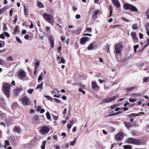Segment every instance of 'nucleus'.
Segmentation results:
<instances>
[{
  "instance_id": "1",
  "label": "nucleus",
  "mask_w": 149,
  "mask_h": 149,
  "mask_svg": "<svg viewBox=\"0 0 149 149\" xmlns=\"http://www.w3.org/2000/svg\"><path fill=\"white\" fill-rule=\"evenodd\" d=\"M11 86L8 83H5L3 86V93L8 98H9L10 97Z\"/></svg>"
},
{
  "instance_id": "2",
  "label": "nucleus",
  "mask_w": 149,
  "mask_h": 149,
  "mask_svg": "<svg viewBox=\"0 0 149 149\" xmlns=\"http://www.w3.org/2000/svg\"><path fill=\"white\" fill-rule=\"evenodd\" d=\"M127 142L128 143L138 145L140 143L141 141L139 140L134 138H130L128 139Z\"/></svg>"
},
{
  "instance_id": "3",
  "label": "nucleus",
  "mask_w": 149,
  "mask_h": 149,
  "mask_svg": "<svg viewBox=\"0 0 149 149\" xmlns=\"http://www.w3.org/2000/svg\"><path fill=\"white\" fill-rule=\"evenodd\" d=\"M43 17L45 19L50 23H53L54 22L53 16L50 15L45 13L43 15Z\"/></svg>"
},
{
  "instance_id": "4",
  "label": "nucleus",
  "mask_w": 149,
  "mask_h": 149,
  "mask_svg": "<svg viewBox=\"0 0 149 149\" xmlns=\"http://www.w3.org/2000/svg\"><path fill=\"white\" fill-rule=\"evenodd\" d=\"M124 7L126 10L130 9L133 11L135 12H137L138 11V10L135 6L127 3L124 4Z\"/></svg>"
},
{
  "instance_id": "5",
  "label": "nucleus",
  "mask_w": 149,
  "mask_h": 149,
  "mask_svg": "<svg viewBox=\"0 0 149 149\" xmlns=\"http://www.w3.org/2000/svg\"><path fill=\"white\" fill-rule=\"evenodd\" d=\"M21 100L22 104L24 106L29 105L31 103V101L29 99L27 96H25L23 97Z\"/></svg>"
},
{
  "instance_id": "6",
  "label": "nucleus",
  "mask_w": 149,
  "mask_h": 149,
  "mask_svg": "<svg viewBox=\"0 0 149 149\" xmlns=\"http://www.w3.org/2000/svg\"><path fill=\"white\" fill-rule=\"evenodd\" d=\"M49 131V128L45 126L41 127L40 130H39L40 132L42 134H47Z\"/></svg>"
},
{
  "instance_id": "7",
  "label": "nucleus",
  "mask_w": 149,
  "mask_h": 149,
  "mask_svg": "<svg viewBox=\"0 0 149 149\" xmlns=\"http://www.w3.org/2000/svg\"><path fill=\"white\" fill-rule=\"evenodd\" d=\"M118 97L117 96H114L112 97L105 98L103 100L104 103H109L115 100Z\"/></svg>"
},
{
  "instance_id": "8",
  "label": "nucleus",
  "mask_w": 149,
  "mask_h": 149,
  "mask_svg": "<svg viewBox=\"0 0 149 149\" xmlns=\"http://www.w3.org/2000/svg\"><path fill=\"white\" fill-rule=\"evenodd\" d=\"M90 40V38L88 37H84L81 38L80 39V43L85 44L86 43Z\"/></svg>"
},
{
  "instance_id": "9",
  "label": "nucleus",
  "mask_w": 149,
  "mask_h": 149,
  "mask_svg": "<svg viewBox=\"0 0 149 149\" xmlns=\"http://www.w3.org/2000/svg\"><path fill=\"white\" fill-rule=\"evenodd\" d=\"M122 47V46L120 44H116L115 47L116 52L117 54L120 53Z\"/></svg>"
},
{
  "instance_id": "10",
  "label": "nucleus",
  "mask_w": 149,
  "mask_h": 149,
  "mask_svg": "<svg viewBox=\"0 0 149 149\" xmlns=\"http://www.w3.org/2000/svg\"><path fill=\"white\" fill-rule=\"evenodd\" d=\"M18 76L20 79H22L26 77V74L24 71L20 70L18 72Z\"/></svg>"
},
{
  "instance_id": "11",
  "label": "nucleus",
  "mask_w": 149,
  "mask_h": 149,
  "mask_svg": "<svg viewBox=\"0 0 149 149\" xmlns=\"http://www.w3.org/2000/svg\"><path fill=\"white\" fill-rule=\"evenodd\" d=\"M123 137L122 133L120 132L117 134L115 136V139L117 141L121 140Z\"/></svg>"
},
{
  "instance_id": "12",
  "label": "nucleus",
  "mask_w": 149,
  "mask_h": 149,
  "mask_svg": "<svg viewBox=\"0 0 149 149\" xmlns=\"http://www.w3.org/2000/svg\"><path fill=\"white\" fill-rule=\"evenodd\" d=\"M49 40L50 43L51 47L53 48L54 45V38L51 35L49 37Z\"/></svg>"
},
{
  "instance_id": "13",
  "label": "nucleus",
  "mask_w": 149,
  "mask_h": 149,
  "mask_svg": "<svg viewBox=\"0 0 149 149\" xmlns=\"http://www.w3.org/2000/svg\"><path fill=\"white\" fill-rule=\"evenodd\" d=\"M13 131L15 133H17L18 134H20L21 132V130L19 127L16 126L14 127Z\"/></svg>"
},
{
  "instance_id": "14",
  "label": "nucleus",
  "mask_w": 149,
  "mask_h": 149,
  "mask_svg": "<svg viewBox=\"0 0 149 149\" xmlns=\"http://www.w3.org/2000/svg\"><path fill=\"white\" fill-rule=\"evenodd\" d=\"M114 5L117 8H119L120 5L118 0H111Z\"/></svg>"
},
{
  "instance_id": "15",
  "label": "nucleus",
  "mask_w": 149,
  "mask_h": 149,
  "mask_svg": "<svg viewBox=\"0 0 149 149\" xmlns=\"http://www.w3.org/2000/svg\"><path fill=\"white\" fill-rule=\"evenodd\" d=\"M92 88L94 89H99V86L97 84L95 81H92Z\"/></svg>"
},
{
  "instance_id": "16",
  "label": "nucleus",
  "mask_w": 149,
  "mask_h": 149,
  "mask_svg": "<svg viewBox=\"0 0 149 149\" xmlns=\"http://www.w3.org/2000/svg\"><path fill=\"white\" fill-rule=\"evenodd\" d=\"M95 46L96 45H95V43L92 42L90 44L89 46L88 47L87 49L88 50L92 49L95 47Z\"/></svg>"
},
{
  "instance_id": "17",
  "label": "nucleus",
  "mask_w": 149,
  "mask_h": 149,
  "mask_svg": "<svg viewBox=\"0 0 149 149\" xmlns=\"http://www.w3.org/2000/svg\"><path fill=\"white\" fill-rule=\"evenodd\" d=\"M74 121L73 119L71 120L70 121V124H68L67 125V127L69 129L68 131H70V129L72 127V125L74 123Z\"/></svg>"
},
{
  "instance_id": "18",
  "label": "nucleus",
  "mask_w": 149,
  "mask_h": 149,
  "mask_svg": "<svg viewBox=\"0 0 149 149\" xmlns=\"http://www.w3.org/2000/svg\"><path fill=\"white\" fill-rule=\"evenodd\" d=\"M24 14L26 16L28 15V6L24 5Z\"/></svg>"
},
{
  "instance_id": "19",
  "label": "nucleus",
  "mask_w": 149,
  "mask_h": 149,
  "mask_svg": "<svg viewBox=\"0 0 149 149\" xmlns=\"http://www.w3.org/2000/svg\"><path fill=\"white\" fill-rule=\"evenodd\" d=\"M22 90V88L18 87L14 91V92L15 94L17 95Z\"/></svg>"
},
{
  "instance_id": "20",
  "label": "nucleus",
  "mask_w": 149,
  "mask_h": 149,
  "mask_svg": "<svg viewBox=\"0 0 149 149\" xmlns=\"http://www.w3.org/2000/svg\"><path fill=\"white\" fill-rule=\"evenodd\" d=\"M136 86H133L130 88H127L126 89V90L127 92H131L135 88Z\"/></svg>"
},
{
  "instance_id": "21",
  "label": "nucleus",
  "mask_w": 149,
  "mask_h": 149,
  "mask_svg": "<svg viewBox=\"0 0 149 149\" xmlns=\"http://www.w3.org/2000/svg\"><path fill=\"white\" fill-rule=\"evenodd\" d=\"M131 36L134 40L137 41L138 38L136 37V33L135 32H133L131 33Z\"/></svg>"
},
{
  "instance_id": "22",
  "label": "nucleus",
  "mask_w": 149,
  "mask_h": 149,
  "mask_svg": "<svg viewBox=\"0 0 149 149\" xmlns=\"http://www.w3.org/2000/svg\"><path fill=\"white\" fill-rule=\"evenodd\" d=\"M43 84V81H42L40 84H38L36 88V89L40 88V91H41L42 88Z\"/></svg>"
},
{
  "instance_id": "23",
  "label": "nucleus",
  "mask_w": 149,
  "mask_h": 149,
  "mask_svg": "<svg viewBox=\"0 0 149 149\" xmlns=\"http://www.w3.org/2000/svg\"><path fill=\"white\" fill-rule=\"evenodd\" d=\"M141 95V94L140 93H134L131 95V96L133 97H140Z\"/></svg>"
},
{
  "instance_id": "24",
  "label": "nucleus",
  "mask_w": 149,
  "mask_h": 149,
  "mask_svg": "<svg viewBox=\"0 0 149 149\" xmlns=\"http://www.w3.org/2000/svg\"><path fill=\"white\" fill-rule=\"evenodd\" d=\"M145 28L146 31H149V23L146 22L145 25Z\"/></svg>"
},
{
  "instance_id": "25",
  "label": "nucleus",
  "mask_w": 149,
  "mask_h": 149,
  "mask_svg": "<svg viewBox=\"0 0 149 149\" xmlns=\"http://www.w3.org/2000/svg\"><path fill=\"white\" fill-rule=\"evenodd\" d=\"M132 29L134 30H136L138 29V25L136 24H134L132 26Z\"/></svg>"
},
{
  "instance_id": "26",
  "label": "nucleus",
  "mask_w": 149,
  "mask_h": 149,
  "mask_svg": "<svg viewBox=\"0 0 149 149\" xmlns=\"http://www.w3.org/2000/svg\"><path fill=\"white\" fill-rule=\"evenodd\" d=\"M40 64V63L39 61H37L35 64V69L38 68L39 65Z\"/></svg>"
},
{
  "instance_id": "27",
  "label": "nucleus",
  "mask_w": 149,
  "mask_h": 149,
  "mask_svg": "<svg viewBox=\"0 0 149 149\" xmlns=\"http://www.w3.org/2000/svg\"><path fill=\"white\" fill-rule=\"evenodd\" d=\"M140 115V114H139L132 113L130 114L129 116L130 117H134L135 116H139Z\"/></svg>"
},
{
  "instance_id": "28",
  "label": "nucleus",
  "mask_w": 149,
  "mask_h": 149,
  "mask_svg": "<svg viewBox=\"0 0 149 149\" xmlns=\"http://www.w3.org/2000/svg\"><path fill=\"white\" fill-rule=\"evenodd\" d=\"M46 141H44L42 142V144L41 146V148L42 149H45V145L46 143Z\"/></svg>"
},
{
  "instance_id": "29",
  "label": "nucleus",
  "mask_w": 149,
  "mask_h": 149,
  "mask_svg": "<svg viewBox=\"0 0 149 149\" xmlns=\"http://www.w3.org/2000/svg\"><path fill=\"white\" fill-rule=\"evenodd\" d=\"M6 60L8 61H13V58L12 56H10L6 58Z\"/></svg>"
},
{
  "instance_id": "30",
  "label": "nucleus",
  "mask_w": 149,
  "mask_h": 149,
  "mask_svg": "<svg viewBox=\"0 0 149 149\" xmlns=\"http://www.w3.org/2000/svg\"><path fill=\"white\" fill-rule=\"evenodd\" d=\"M77 140V138H75L74 140L73 141L71 142L70 143V146H73L76 143Z\"/></svg>"
},
{
  "instance_id": "31",
  "label": "nucleus",
  "mask_w": 149,
  "mask_h": 149,
  "mask_svg": "<svg viewBox=\"0 0 149 149\" xmlns=\"http://www.w3.org/2000/svg\"><path fill=\"white\" fill-rule=\"evenodd\" d=\"M122 112L121 111H118V112H116L115 113H112L110 115V116H115L116 115L119 114H120L122 113Z\"/></svg>"
},
{
  "instance_id": "32",
  "label": "nucleus",
  "mask_w": 149,
  "mask_h": 149,
  "mask_svg": "<svg viewBox=\"0 0 149 149\" xmlns=\"http://www.w3.org/2000/svg\"><path fill=\"white\" fill-rule=\"evenodd\" d=\"M124 148L125 149H131L132 147L129 145H125L124 146Z\"/></svg>"
},
{
  "instance_id": "33",
  "label": "nucleus",
  "mask_w": 149,
  "mask_h": 149,
  "mask_svg": "<svg viewBox=\"0 0 149 149\" xmlns=\"http://www.w3.org/2000/svg\"><path fill=\"white\" fill-rule=\"evenodd\" d=\"M6 64L5 61L2 59L0 58V65H5Z\"/></svg>"
},
{
  "instance_id": "34",
  "label": "nucleus",
  "mask_w": 149,
  "mask_h": 149,
  "mask_svg": "<svg viewBox=\"0 0 149 149\" xmlns=\"http://www.w3.org/2000/svg\"><path fill=\"white\" fill-rule=\"evenodd\" d=\"M46 116L48 119L49 120L51 118V115L49 112H47L46 113Z\"/></svg>"
},
{
  "instance_id": "35",
  "label": "nucleus",
  "mask_w": 149,
  "mask_h": 149,
  "mask_svg": "<svg viewBox=\"0 0 149 149\" xmlns=\"http://www.w3.org/2000/svg\"><path fill=\"white\" fill-rule=\"evenodd\" d=\"M38 6L40 8H41L43 7V4L40 2H38L37 4Z\"/></svg>"
},
{
  "instance_id": "36",
  "label": "nucleus",
  "mask_w": 149,
  "mask_h": 149,
  "mask_svg": "<svg viewBox=\"0 0 149 149\" xmlns=\"http://www.w3.org/2000/svg\"><path fill=\"white\" fill-rule=\"evenodd\" d=\"M16 40L19 43H22V41L18 37H16Z\"/></svg>"
},
{
  "instance_id": "37",
  "label": "nucleus",
  "mask_w": 149,
  "mask_h": 149,
  "mask_svg": "<svg viewBox=\"0 0 149 149\" xmlns=\"http://www.w3.org/2000/svg\"><path fill=\"white\" fill-rule=\"evenodd\" d=\"M55 91H56L58 92H59L60 91H58L57 89L55 88L54 89V90L51 91V92L52 94H56V93Z\"/></svg>"
},
{
  "instance_id": "38",
  "label": "nucleus",
  "mask_w": 149,
  "mask_h": 149,
  "mask_svg": "<svg viewBox=\"0 0 149 149\" xmlns=\"http://www.w3.org/2000/svg\"><path fill=\"white\" fill-rule=\"evenodd\" d=\"M126 127L128 128L129 129L131 127L129 123H125Z\"/></svg>"
},
{
  "instance_id": "39",
  "label": "nucleus",
  "mask_w": 149,
  "mask_h": 149,
  "mask_svg": "<svg viewBox=\"0 0 149 149\" xmlns=\"http://www.w3.org/2000/svg\"><path fill=\"white\" fill-rule=\"evenodd\" d=\"M43 75V73H41L40 75H39V76L38 77V81L42 79V75Z\"/></svg>"
},
{
  "instance_id": "40",
  "label": "nucleus",
  "mask_w": 149,
  "mask_h": 149,
  "mask_svg": "<svg viewBox=\"0 0 149 149\" xmlns=\"http://www.w3.org/2000/svg\"><path fill=\"white\" fill-rule=\"evenodd\" d=\"M33 91V89H29L27 91V92L29 94H31Z\"/></svg>"
},
{
  "instance_id": "41",
  "label": "nucleus",
  "mask_w": 149,
  "mask_h": 149,
  "mask_svg": "<svg viewBox=\"0 0 149 149\" xmlns=\"http://www.w3.org/2000/svg\"><path fill=\"white\" fill-rule=\"evenodd\" d=\"M45 98H47L48 100H52V98L50 96H49L48 95H46L45 96Z\"/></svg>"
},
{
  "instance_id": "42",
  "label": "nucleus",
  "mask_w": 149,
  "mask_h": 149,
  "mask_svg": "<svg viewBox=\"0 0 149 149\" xmlns=\"http://www.w3.org/2000/svg\"><path fill=\"white\" fill-rule=\"evenodd\" d=\"M120 26V25H111V27L112 28H116V27Z\"/></svg>"
},
{
  "instance_id": "43",
  "label": "nucleus",
  "mask_w": 149,
  "mask_h": 149,
  "mask_svg": "<svg viewBox=\"0 0 149 149\" xmlns=\"http://www.w3.org/2000/svg\"><path fill=\"white\" fill-rule=\"evenodd\" d=\"M19 29V26H16L14 30V31L15 32H17Z\"/></svg>"
},
{
  "instance_id": "44",
  "label": "nucleus",
  "mask_w": 149,
  "mask_h": 149,
  "mask_svg": "<svg viewBox=\"0 0 149 149\" xmlns=\"http://www.w3.org/2000/svg\"><path fill=\"white\" fill-rule=\"evenodd\" d=\"M5 145H7V146H8L10 145L9 142V141L8 140H6L5 141Z\"/></svg>"
},
{
  "instance_id": "45",
  "label": "nucleus",
  "mask_w": 149,
  "mask_h": 149,
  "mask_svg": "<svg viewBox=\"0 0 149 149\" xmlns=\"http://www.w3.org/2000/svg\"><path fill=\"white\" fill-rule=\"evenodd\" d=\"M146 14L148 18L149 19V9H148L146 12Z\"/></svg>"
},
{
  "instance_id": "46",
  "label": "nucleus",
  "mask_w": 149,
  "mask_h": 149,
  "mask_svg": "<svg viewBox=\"0 0 149 149\" xmlns=\"http://www.w3.org/2000/svg\"><path fill=\"white\" fill-rule=\"evenodd\" d=\"M38 71V70L37 69L34 68V71L33 72L34 74L35 75H36L37 74V73Z\"/></svg>"
},
{
  "instance_id": "47",
  "label": "nucleus",
  "mask_w": 149,
  "mask_h": 149,
  "mask_svg": "<svg viewBox=\"0 0 149 149\" xmlns=\"http://www.w3.org/2000/svg\"><path fill=\"white\" fill-rule=\"evenodd\" d=\"M79 91L82 92L83 94H85L86 93V92L81 88L79 89Z\"/></svg>"
},
{
  "instance_id": "48",
  "label": "nucleus",
  "mask_w": 149,
  "mask_h": 149,
  "mask_svg": "<svg viewBox=\"0 0 149 149\" xmlns=\"http://www.w3.org/2000/svg\"><path fill=\"white\" fill-rule=\"evenodd\" d=\"M61 39L62 41H64L65 39V37L64 36H62L61 37Z\"/></svg>"
},
{
  "instance_id": "49",
  "label": "nucleus",
  "mask_w": 149,
  "mask_h": 149,
  "mask_svg": "<svg viewBox=\"0 0 149 149\" xmlns=\"http://www.w3.org/2000/svg\"><path fill=\"white\" fill-rule=\"evenodd\" d=\"M6 24H5L4 26L3 29V31H7V27L6 26Z\"/></svg>"
},
{
  "instance_id": "50",
  "label": "nucleus",
  "mask_w": 149,
  "mask_h": 149,
  "mask_svg": "<svg viewBox=\"0 0 149 149\" xmlns=\"http://www.w3.org/2000/svg\"><path fill=\"white\" fill-rule=\"evenodd\" d=\"M107 49V52H109V45H107L106 46V49Z\"/></svg>"
},
{
  "instance_id": "51",
  "label": "nucleus",
  "mask_w": 149,
  "mask_h": 149,
  "mask_svg": "<svg viewBox=\"0 0 149 149\" xmlns=\"http://www.w3.org/2000/svg\"><path fill=\"white\" fill-rule=\"evenodd\" d=\"M54 100L57 103H60V101L56 98H54Z\"/></svg>"
},
{
  "instance_id": "52",
  "label": "nucleus",
  "mask_w": 149,
  "mask_h": 149,
  "mask_svg": "<svg viewBox=\"0 0 149 149\" xmlns=\"http://www.w3.org/2000/svg\"><path fill=\"white\" fill-rule=\"evenodd\" d=\"M148 81V77H145L144 78L143 81L145 82H147Z\"/></svg>"
},
{
  "instance_id": "53",
  "label": "nucleus",
  "mask_w": 149,
  "mask_h": 149,
  "mask_svg": "<svg viewBox=\"0 0 149 149\" xmlns=\"http://www.w3.org/2000/svg\"><path fill=\"white\" fill-rule=\"evenodd\" d=\"M34 119L36 120H38L39 119V117L37 115H36L34 118Z\"/></svg>"
},
{
  "instance_id": "54",
  "label": "nucleus",
  "mask_w": 149,
  "mask_h": 149,
  "mask_svg": "<svg viewBox=\"0 0 149 149\" xmlns=\"http://www.w3.org/2000/svg\"><path fill=\"white\" fill-rule=\"evenodd\" d=\"M139 36L140 39H141L143 38V35L141 33H139Z\"/></svg>"
},
{
  "instance_id": "55",
  "label": "nucleus",
  "mask_w": 149,
  "mask_h": 149,
  "mask_svg": "<svg viewBox=\"0 0 149 149\" xmlns=\"http://www.w3.org/2000/svg\"><path fill=\"white\" fill-rule=\"evenodd\" d=\"M41 106H39L38 107V108L36 110V111H40L41 110Z\"/></svg>"
},
{
  "instance_id": "56",
  "label": "nucleus",
  "mask_w": 149,
  "mask_h": 149,
  "mask_svg": "<svg viewBox=\"0 0 149 149\" xmlns=\"http://www.w3.org/2000/svg\"><path fill=\"white\" fill-rule=\"evenodd\" d=\"M5 36L8 37H9L10 36L9 34L7 32H5L4 33Z\"/></svg>"
},
{
  "instance_id": "57",
  "label": "nucleus",
  "mask_w": 149,
  "mask_h": 149,
  "mask_svg": "<svg viewBox=\"0 0 149 149\" xmlns=\"http://www.w3.org/2000/svg\"><path fill=\"white\" fill-rule=\"evenodd\" d=\"M61 62L62 63H64L65 62V61L63 58L61 57Z\"/></svg>"
},
{
  "instance_id": "58",
  "label": "nucleus",
  "mask_w": 149,
  "mask_h": 149,
  "mask_svg": "<svg viewBox=\"0 0 149 149\" xmlns=\"http://www.w3.org/2000/svg\"><path fill=\"white\" fill-rule=\"evenodd\" d=\"M99 12V10H96L94 13V16L96 15Z\"/></svg>"
},
{
  "instance_id": "59",
  "label": "nucleus",
  "mask_w": 149,
  "mask_h": 149,
  "mask_svg": "<svg viewBox=\"0 0 149 149\" xmlns=\"http://www.w3.org/2000/svg\"><path fill=\"white\" fill-rule=\"evenodd\" d=\"M80 17L81 16L79 14H77L75 16L76 18L77 19H79L80 18Z\"/></svg>"
},
{
  "instance_id": "60",
  "label": "nucleus",
  "mask_w": 149,
  "mask_h": 149,
  "mask_svg": "<svg viewBox=\"0 0 149 149\" xmlns=\"http://www.w3.org/2000/svg\"><path fill=\"white\" fill-rule=\"evenodd\" d=\"M139 45H136L134 46V49H136L139 48Z\"/></svg>"
},
{
  "instance_id": "61",
  "label": "nucleus",
  "mask_w": 149,
  "mask_h": 149,
  "mask_svg": "<svg viewBox=\"0 0 149 149\" xmlns=\"http://www.w3.org/2000/svg\"><path fill=\"white\" fill-rule=\"evenodd\" d=\"M129 100L130 102H135L136 101V100L134 99H130Z\"/></svg>"
},
{
  "instance_id": "62",
  "label": "nucleus",
  "mask_w": 149,
  "mask_h": 149,
  "mask_svg": "<svg viewBox=\"0 0 149 149\" xmlns=\"http://www.w3.org/2000/svg\"><path fill=\"white\" fill-rule=\"evenodd\" d=\"M83 36H92V34H89V33H85L83 35Z\"/></svg>"
},
{
  "instance_id": "63",
  "label": "nucleus",
  "mask_w": 149,
  "mask_h": 149,
  "mask_svg": "<svg viewBox=\"0 0 149 149\" xmlns=\"http://www.w3.org/2000/svg\"><path fill=\"white\" fill-rule=\"evenodd\" d=\"M133 56L132 55H130L128 57L126 58V60H128V59H129L130 58H132Z\"/></svg>"
},
{
  "instance_id": "64",
  "label": "nucleus",
  "mask_w": 149,
  "mask_h": 149,
  "mask_svg": "<svg viewBox=\"0 0 149 149\" xmlns=\"http://www.w3.org/2000/svg\"><path fill=\"white\" fill-rule=\"evenodd\" d=\"M98 81L99 83L100 84L102 83L103 82L105 81V80H102L101 79H99Z\"/></svg>"
}]
</instances>
